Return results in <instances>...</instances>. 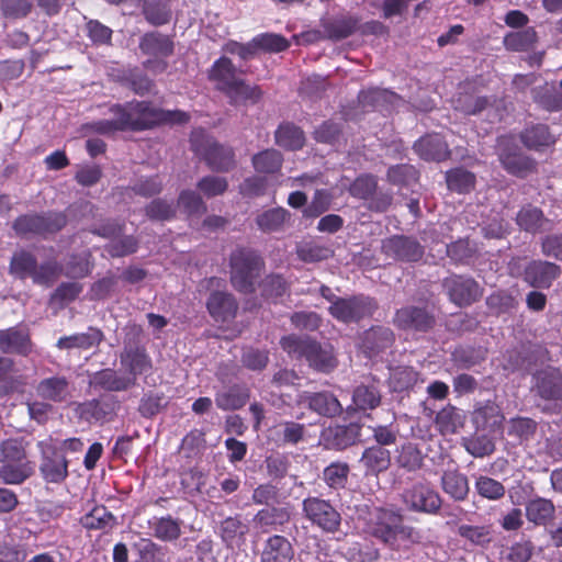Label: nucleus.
<instances>
[{"mask_svg":"<svg viewBox=\"0 0 562 562\" xmlns=\"http://www.w3.org/2000/svg\"><path fill=\"white\" fill-rule=\"evenodd\" d=\"M138 48L142 54L147 56L169 57L175 52V43L170 36L158 31H151L140 36Z\"/></svg>","mask_w":562,"mask_h":562,"instance_id":"27","label":"nucleus"},{"mask_svg":"<svg viewBox=\"0 0 562 562\" xmlns=\"http://www.w3.org/2000/svg\"><path fill=\"white\" fill-rule=\"evenodd\" d=\"M122 367L133 375L134 382L136 376L148 373L153 369V362L144 347L135 346L125 348L120 355Z\"/></svg>","mask_w":562,"mask_h":562,"instance_id":"25","label":"nucleus"},{"mask_svg":"<svg viewBox=\"0 0 562 562\" xmlns=\"http://www.w3.org/2000/svg\"><path fill=\"white\" fill-rule=\"evenodd\" d=\"M393 325L400 330L427 333L435 327L436 317L426 305H406L396 310Z\"/></svg>","mask_w":562,"mask_h":562,"instance_id":"15","label":"nucleus"},{"mask_svg":"<svg viewBox=\"0 0 562 562\" xmlns=\"http://www.w3.org/2000/svg\"><path fill=\"white\" fill-rule=\"evenodd\" d=\"M37 447L41 451L40 472L44 481L54 484L63 483L69 474V462L65 454L58 450L53 438L40 441Z\"/></svg>","mask_w":562,"mask_h":562,"instance_id":"12","label":"nucleus"},{"mask_svg":"<svg viewBox=\"0 0 562 562\" xmlns=\"http://www.w3.org/2000/svg\"><path fill=\"white\" fill-rule=\"evenodd\" d=\"M290 512L285 507L270 506L259 509L254 516V522L262 533L280 530L290 521Z\"/></svg>","mask_w":562,"mask_h":562,"instance_id":"31","label":"nucleus"},{"mask_svg":"<svg viewBox=\"0 0 562 562\" xmlns=\"http://www.w3.org/2000/svg\"><path fill=\"white\" fill-rule=\"evenodd\" d=\"M396 462L400 468L408 472H415L424 465V456L415 443L406 442L401 446Z\"/></svg>","mask_w":562,"mask_h":562,"instance_id":"53","label":"nucleus"},{"mask_svg":"<svg viewBox=\"0 0 562 562\" xmlns=\"http://www.w3.org/2000/svg\"><path fill=\"white\" fill-rule=\"evenodd\" d=\"M35 391L44 401L64 403L71 397V383L65 375H53L41 380Z\"/></svg>","mask_w":562,"mask_h":562,"instance_id":"21","label":"nucleus"},{"mask_svg":"<svg viewBox=\"0 0 562 562\" xmlns=\"http://www.w3.org/2000/svg\"><path fill=\"white\" fill-rule=\"evenodd\" d=\"M498 148L499 162L509 175L517 178H526L537 171V161L522 154L519 147L508 138H501Z\"/></svg>","mask_w":562,"mask_h":562,"instance_id":"14","label":"nucleus"},{"mask_svg":"<svg viewBox=\"0 0 562 562\" xmlns=\"http://www.w3.org/2000/svg\"><path fill=\"white\" fill-rule=\"evenodd\" d=\"M293 559L294 548L286 537L274 533L265 540L260 562H292Z\"/></svg>","mask_w":562,"mask_h":562,"instance_id":"24","label":"nucleus"},{"mask_svg":"<svg viewBox=\"0 0 562 562\" xmlns=\"http://www.w3.org/2000/svg\"><path fill=\"white\" fill-rule=\"evenodd\" d=\"M520 142L529 150L541 151L555 143L547 124L538 123L526 127L519 134Z\"/></svg>","mask_w":562,"mask_h":562,"instance_id":"33","label":"nucleus"},{"mask_svg":"<svg viewBox=\"0 0 562 562\" xmlns=\"http://www.w3.org/2000/svg\"><path fill=\"white\" fill-rule=\"evenodd\" d=\"M103 339V331L98 327L90 326L86 333H77L60 337L56 342V347L60 350H88L93 347H98Z\"/></svg>","mask_w":562,"mask_h":562,"instance_id":"29","label":"nucleus"},{"mask_svg":"<svg viewBox=\"0 0 562 562\" xmlns=\"http://www.w3.org/2000/svg\"><path fill=\"white\" fill-rule=\"evenodd\" d=\"M263 268L265 261L257 250L237 247L229 255L231 284L239 293L251 294Z\"/></svg>","mask_w":562,"mask_h":562,"instance_id":"5","label":"nucleus"},{"mask_svg":"<svg viewBox=\"0 0 562 562\" xmlns=\"http://www.w3.org/2000/svg\"><path fill=\"white\" fill-rule=\"evenodd\" d=\"M191 116L182 110H164L151 104V128L165 124H187Z\"/></svg>","mask_w":562,"mask_h":562,"instance_id":"61","label":"nucleus"},{"mask_svg":"<svg viewBox=\"0 0 562 562\" xmlns=\"http://www.w3.org/2000/svg\"><path fill=\"white\" fill-rule=\"evenodd\" d=\"M68 223L65 212L47 211L18 216L12 228L18 236L36 235L46 237L60 232Z\"/></svg>","mask_w":562,"mask_h":562,"instance_id":"6","label":"nucleus"},{"mask_svg":"<svg viewBox=\"0 0 562 562\" xmlns=\"http://www.w3.org/2000/svg\"><path fill=\"white\" fill-rule=\"evenodd\" d=\"M360 462L367 474H379L386 471L391 465V453L381 446H371L364 449Z\"/></svg>","mask_w":562,"mask_h":562,"instance_id":"37","label":"nucleus"},{"mask_svg":"<svg viewBox=\"0 0 562 562\" xmlns=\"http://www.w3.org/2000/svg\"><path fill=\"white\" fill-rule=\"evenodd\" d=\"M119 401L114 395H102L81 404V415L86 419L103 420L115 414Z\"/></svg>","mask_w":562,"mask_h":562,"instance_id":"34","label":"nucleus"},{"mask_svg":"<svg viewBox=\"0 0 562 562\" xmlns=\"http://www.w3.org/2000/svg\"><path fill=\"white\" fill-rule=\"evenodd\" d=\"M537 43L538 33L532 26L516 32H509L503 40L504 47L509 52L516 53L529 52Z\"/></svg>","mask_w":562,"mask_h":562,"instance_id":"40","label":"nucleus"},{"mask_svg":"<svg viewBox=\"0 0 562 562\" xmlns=\"http://www.w3.org/2000/svg\"><path fill=\"white\" fill-rule=\"evenodd\" d=\"M525 514L530 522L546 526L554 518L555 506L551 499L537 496L526 503Z\"/></svg>","mask_w":562,"mask_h":562,"instance_id":"36","label":"nucleus"},{"mask_svg":"<svg viewBox=\"0 0 562 562\" xmlns=\"http://www.w3.org/2000/svg\"><path fill=\"white\" fill-rule=\"evenodd\" d=\"M463 424L464 416L452 405H447L441 408L435 418V425L441 435L456 434L463 427Z\"/></svg>","mask_w":562,"mask_h":562,"instance_id":"43","label":"nucleus"},{"mask_svg":"<svg viewBox=\"0 0 562 562\" xmlns=\"http://www.w3.org/2000/svg\"><path fill=\"white\" fill-rule=\"evenodd\" d=\"M250 398V390L245 384H234L227 390L215 394V404L222 411H237Z\"/></svg>","mask_w":562,"mask_h":562,"instance_id":"35","label":"nucleus"},{"mask_svg":"<svg viewBox=\"0 0 562 562\" xmlns=\"http://www.w3.org/2000/svg\"><path fill=\"white\" fill-rule=\"evenodd\" d=\"M535 391L543 401L562 403V372L558 369L539 371L536 375Z\"/></svg>","mask_w":562,"mask_h":562,"instance_id":"20","label":"nucleus"},{"mask_svg":"<svg viewBox=\"0 0 562 562\" xmlns=\"http://www.w3.org/2000/svg\"><path fill=\"white\" fill-rule=\"evenodd\" d=\"M115 117L120 132L151 130V102L133 100L112 104L109 109Z\"/></svg>","mask_w":562,"mask_h":562,"instance_id":"8","label":"nucleus"},{"mask_svg":"<svg viewBox=\"0 0 562 562\" xmlns=\"http://www.w3.org/2000/svg\"><path fill=\"white\" fill-rule=\"evenodd\" d=\"M382 252L394 260L404 262L419 261L424 256V247L412 236L393 235L382 240Z\"/></svg>","mask_w":562,"mask_h":562,"instance_id":"16","label":"nucleus"},{"mask_svg":"<svg viewBox=\"0 0 562 562\" xmlns=\"http://www.w3.org/2000/svg\"><path fill=\"white\" fill-rule=\"evenodd\" d=\"M262 295L265 297L277 299L286 294L290 290V283L280 273H270L261 282Z\"/></svg>","mask_w":562,"mask_h":562,"instance_id":"64","label":"nucleus"},{"mask_svg":"<svg viewBox=\"0 0 562 562\" xmlns=\"http://www.w3.org/2000/svg\"><path fill=\"white\" fill-rule=\"evenodd\" d=\"M142 14L153 26H162L170 23L172 9L166 0H143Z\"/></svg>","mask_w":562,"mask_h":562,"instance_id":"39","label":"nucleus"},{"mask_svg":"<svg viewBox=\"0 0 562 562\" xmlns=\"http://www.w3.org/2000/svg\"><path fill=\"white\" fill-rule=\"evenodd\" d=\"M446 181L449 190L469 193L475 187V175L463 168H454L447 172Z\"/></svg>","mask_w":562,"mask_h":562,"instance_id":"55","label":"nucleus"},{"mask_svg":"<svg viewBox=\"0 0 562 562\" xmlns=\"http://www.w3.org/2000/svg\"><path fill=\"white\" fill-rule=\"evenodd\" d=\"M276 144L286 150H299L305 144L304 132L291 122L281 123L274 132Z\"/></svg>","mask_w":562,"mask_h":562,"instance_id":"38","label":"nucleus"},{"mask_svg":"<svg viewBox=\"0 0 562 562\" xmlns=\"http://www.w3.org/2000/svg\"><path fill=\"white\" fill-rule=\"evenodd\" d=\"M295 252L297 258L306 263L319 262L333 255L329 247L319 245L314 240L297 244Z\"/></svg>","mask_w":562,"mask_h":562,"instance_id":"52","label":"nucleus"},{"mask_svg":"<svg viewBox=\"0 0 562 562\" xmlns=\"http://www.w3.org/2000/svg\"><path fill=\"white\" fill-rule=\"evenodd\" d=\"M378 188V180L374 176L362 173L358 176L349 186V194L359 200H369Z\"/></svg>","mask_w":562,"mask_h":562,"instance_id":"62","label":"nucleus"},{"mask_svg":"<svg viewBox=\"0 0 562 562\" xmlns=\"http://www.w3.org/2000/svg\"><path fill=\"white\" fill-rule=\"evenodd\" d=\"M36 268V257L30 251L20 250L13 254L9 270L14 277L25 280L26 278H33Z\"/></svg>","mask_w":562,"mask_h":562,"instance_id":"50","label":"nucleus"},{"mask_svg":"<svg viewBox=\"0 0 562 562\" xmlns=\"http://www.w3.org/2000/svg\"><path fill=\"white\" fill-rule=\"evenodd\" d=\"M280 346L292 359L304 360L315 372L329 374L338 367L335 347L307 335L290 334L281 337Z\"/></svg>","mask_w":562,"mask_h":562,"instance_id":"2","label":"nucleus"},{"mask_svg":"<svg viewBox=\"0 0 562 562\" xmlns=\"http://www.w3.org/2000/svg\"><path fill=\"white\" fill-rule=\"evenodd\" d=\"M191 146L193 151L201 155L207 167L213 171L227 172L236 165L234 149L231 146L217 143L213 138L206 137L200 140L193 136Z\"/></svg>","mask_w":562,"mask_h":562,"instance_id":"10","label":"nucleus"},{"mask_svg":"<svg viewBox=\"0 0 562 562\" xmlns=\"http://www.w3.org/2000/svg\"><path fill=\"white\" fill-rule=\"evenodd\" d=\"M378 307L379 305L374 297L356 294L340 297L335 305H329L328 313L338 322L350 324L371 317Z\"/></svg>","mask_w":562,"mask_h":562,"instance_id":"9","label":"nucleus"},{"mask_svg":"<svg viewBox=\"0 0 562 562\" xmlns=\"http://www.w3.org/2000/svg\"><path fill=\"white\" fill-rule=\"evenodd\" d=\"M290 217V212L286 209L279 206L259 214L256 217V224L263 233H274L281 231Z\"/></svg>","mask_w":562,"mask_h":562,"instance_id":"47","label":"nucleus"},{"mask_svg":"<svg viewBox=\"0 0 562 562\" xmlns=\"http://www.w3.org/2000/svg\"><path fill=\"white\" fill-rule=\"evenodd\" d=\"M350 467L346 462H331L323 470L322 479L331 490L344 488L348 482Z\"/></svg>","mask_w":562,"mask_h":562,"instance_id":"54","label":"nucleus"},{"mask_svg":"<svg viewBox=\"0 0 562 562\" xmlns=\"http://www.w3.org/2000/svg\"><path fill=\"white\" fill-rule=\"evenodd\" d=\"M333 198L331 192L327 189L315 190L311 203L303 210V216L306 218L321 216L330 209Z\"/></svg>","mask_w":562,"mask_h":562,"instance_id":"60","label":"nucleus"},{"mask_svg":"<svg viewBox=\"0 0 562 562\" xmlns=\"http://www.w3.org/2000/svg\"><path fill=\"white\" fill-rule=\"evenodd\" d=\"M231 58L221 56L207 69V79L214 89L228 98L231 105L256 104L262 98V90L257 85H249L241 77Z\"/></svg>","mask_w":562,"mask_h":562,"instance_id":"1","label":"nucleus"},{"mask_svg":"<svg viewBox=\"0 0 562 562\" xmlns=\"http://www.w3.org/2000/svg\"><path fill=\"white\" fill-rule=\"evenodd\" d=\"M333 436V445L337 449H346L357 442L360 437L361 426L357 423L336 426L330 429Z\"/></svg>","mask_w":562,"mask_h":562,"instance_id":"59","label":"nucleus"},{"mask_svg":"<svg viewBox=\"0 0 562 562\" xmlns=\"http://www.w3.org/2000/svg\"><path fill=\"white\" fill-rule=\"evenodd\" d=\"M238 307L236 297L227 291H212L206 300V310L217 323L233 321L237 315Z\"/></svg>","mask_w":562,"mask_h":562,"instance_id":"18","label":"nucleus"},{"mask_svg":"<svg viewBox=\"0 0 562 562\" xmlns=\"http://www.w3.org/2000/svg\"><path fill=\"white\" fill-rule=\"evenodd\" d=\"M251 162L258 173L273 175L281 170L283 155L277 149L268 148L255 154Z\"/></svg>","mask_w":562,"mask_h":562,"instance_id":"45","label":"nucleus"},{"mask_svg":"<svg viewBox=\"0 0 562 562\" xmlns=\"http://www.w3.org/2000/svg\"><path fill=\"white\" fill-rule=\"evenodd\" d=\"M139 240L134 235H125L113 239L105 245V251L111 258H122L135 254L138 250Z\"/></svg>","mask_w":562,"mask_h":562,"instance_id":"63","label":"nucleus"},{"mask_svg":"<svg viewBox=\"0 0 562 562\" xmlns=\"http://www.w3.org/2000/svg\"><path fill=\"white\" fill-rule=\"evenodd\" d=\"M119 81L140 97L149 93L154 87V81L137 67L123 70Z\"/></svg>","mask_w":562,"mask_h":562,"instance_id":"48","label":"nucleus"},{"mask_svg":"<svg viewBox=\"0 0 562 562\" xmlns=\"http://www.w3.org/2000/svg\"><path fill=\"white\" fill-rule=\"evenodd\" d=\"M32 340L27 329L16 326L0 330V351L29 356L32 352Z\"/></svg>","mask_w":562,"mask_h":562,"instance_id":"22","label":"nucleus"},{"mask_svg":"<svg viewBox=\"0 0 562 562\" xmlns=\"http://www.w3.org/2000/svg\"><path fill=\"white\" fill-rule=\"evenodd\" d=\"M303 402L307 404L311 411L324 417L333 418L339 416L344 411L338 398L328 391L305 393Z\"/></svg>","mask_w":562,"mask_h":562,"instance_id":"26","label":"nucleus"},{"mask_svg":"<svg viewBox=\"0 0 562 562\" xmlns=\"http://www.w3.org/2000/svg\"><path fill=\"white\" fill-rule=\"evenodd\" d=\"M561 276V268L555 262L533 259L524 270L522 279L535 289H549Z\"/></svg>","mask_w":562,"mask_h":562,"instance_id":"17","label":"nucleus"},{"mask_svg":"<svg viewBox=\"0 0 562 562\" xmlns=\"http://www.w3.org/2000/svg\"><path fill=\"white\" fill-rule=\"evenodd\" d=\"M515 220L521 231L532 235L549 231L552 225V221L544 215L543 211L531 203L522 205Z\"/></svg>","mask_w":562,"mask_h":562,"instance_id":"23","label":"nucleus"},{"mask_svg":"<svg viewBox=\"0 0 562 562\" xmlns=\"http://www.w3.org/2000/svg\"><path fill=\"white\" fill-rule=\"evenodd\" d=\"M369 532L393 550L408 549L419 542V531L404 524L403 515L393 509L376 508L368 524Z\"/></svg>","mask_w":562,"mask_h":562,"instance_id":"3","label":"nucleus"},{"mask_svg":"<svg viewBox=\"0 0 562 562\" xmlns=\"http://www.w3.org/2000/svg\"><path fill=\"white\" fill-rule=\"evenodd\" d=\"M80 524L88 530H104L115 525V517L104 506H95L80 518Z\"/></svg>","mask_w":562,"mask_h":562,"instance_id":"51","label":"nucleus"},{"mask_svg":"<svg viewBox=\"0 0 562 562\" xmlns=\"http://www.w3.org/2000/svg\"><path fill=\"white\" fill-rule=\"evenodd\" d=\"M249 525L245 521L240 514L226 517L220 524V536L224 543L228 547H239L246 542L249 533Z\"/></svg>","mask_w":562,"mask_h":562,"instance_id":"30","label":"nucleus"},{"mask_svg":"<svg viewBox=\"0 0 562 562\" xmlns=\"http://www.w3.org/2000/svg\"><path fill=\"white\" fill-rule=\"evenodd\" d=\"M538 429V423L524 416H516L507 422V435L517 440L519 445L533 439Z\"/></svg>","mask_w":562,"mask_h":562,"instance_id":"44","label":"nucleus"},{"mask_svg":"<svg viewBox=\"0 0 562 562\" xmlns=\"http://www.w3.org/2000/svg\"><path fill=\"white\" fill-rule=\"evenodd\" d=\"M303 517L312 527L324 533L340 531L342 517L337 506L321 496H307L302 501Z\"/></svg>","mask_w":562,"mask_h":562,"instance_id":"7","label":"nucleus"},{"mask_svg":"<svg viewBox=\"0 0 562 562\" xmlns=\"http://www.w3.org/2000/svg\"><path fill=\"white\" fill-rule=\"evenodd\" d=\"M441 285L449 301L459 307L471 306L484 293L483 286L469 276L451 274L442 280Z\"/></svg>","mask_w":562,"mask_h":562,"instance_id":"11","label":"nucleus"},{"mask_svg":"<svg viewBox=\"0 0 562 562\" xmlns=\"http://www.w3.org/2000/svg\"><path fill=\"white\" fill-rule=\"evenodd\" d=\"M93 383L109 392H121L133 386L134 379L121 376L112 369H104L94 374Z\"/></svg>","mask_w":562,"mask_h":562,"instance_id":"49","label":"nucleus"},{"mask_svg":"<svg viewBox=\"0 0 562 562\" xmlns=\"http://www.w3.org/2000/svg\"><path fill=\"white\" fill-rule=\"evenodd\" d=\"M29 443L24 438H8L0 443V483L20 485L34 473V463L27 458Z\"/></svg>","mask_w":562,"mask_h":562,"instance_id":"4","label":"nucleus"},{"mask_svg":"<svg viewBox=\"0 0 562 562\" xmlns=\"http://www.w3.org/2000/svg\"><path fill=\"white\" fill-rule=\"evenodd\" d=\"M382 395L374 384L357 385L352 392V404L357 411H372L381 404Z\"/></svg>","mask_w":562,"mask_h":562,"instance_id":"41","label":"nucleus"},{"mask_svg":"<svg viewBox=\"0 0 562 562\" xmlns=\"http://www.w3.org/2000/svg\"><path fill=\"white\" fill-rule=\"evenodd\" d=\"M154 536L161 541H175L181 536V521L170 515L156 519L153 525Z\"/></svg>","mask_w":562,"mask_h":562,"instance_id":"58","label":"nucleus"},{"mask_svg":"<svg viewBox=\"0 0 562 562\" xmlns=\"http://www.w3.org/2000/svg\"><path fill=\"white\" fill-rule=\"evenodd\" d=\"M457 535L471 547L486 548L492 542V529L486 525L458 526Z\"/></svg>","mask_w":562,"mask_h":562,"instance_id":"42","label":"nucleus"},{"mask_svg":"<svg viewBox=\"0 0 562 562\" xmlns=\"http://www.w3.org/2000/svg\"><path fill=\"white\" fill-rule=\"evenodd\" d=\"M402 502L409 512L428 515H437L442 505L439 493L422 482L405 488L402 493Z\"/></svg>","mask_w":562,"mask_h":562,"instance_id":"13","label":"nucleus"},{"mask_svg":"<svg viewBox=\"0 0 562 562\" xmlns=\"http://www.w3.org/2000/svg\"><path fill=\"white\" fill-rule=\"evenodd\" d=\"M395 341L394 333L385 326H373L366 330L362 337V348L369 357L391 348Z\"/></svg>","mask_w":562,"mask_h":562,"instance_id":"28","label":"nucleus"},{"mask_svg":"<svg viewBox=\"0 0 562 562\" xmlns=\"http://www.w3.org/2000/svg\"><path fill=\"white\" fill-rule=\"evenodd\" d=\"M440 486L443 493L454 502H464L470 493L468 476L457 469L443 471Z\"/></svg>","mask_w":562,"mask_h":562,"instance_id":"32","label":"nucleus"},{"mask_svg":"<svg viewBox=\"0 0 562 562\" xmlns=\"http://www.w3.org/2000/svg\"><path fill=\"white\" fill-rule=\"evenodd\" d=\"M474 488L477 495L488 501H499L506 493V488L502 482L487 475L476 476Z\"/></svg>","mask_w":562,"mask_h":562,"instance_id":"56","label":"nucleus"},{"mask_svg":"<svg viewBox=\"0 0 562 562\" xmlns=\"http://www.w3.org/2000/svg\"><path fill=\"white\" fill-rule=\"evenodd\" d=\"M360 19L357 16H341L324 25L326 37L331 41H341L359 30Z\"/></svg>","mask_w":562,"mask_h":562,"instance_id":"46","label":"nucleus"},{"mask_svg":"<svg viewBox=\"0 0 562 562\" xmlns=\"http://www.w3.org/2000/svg\"><path fill=\"white\" fill-rule=\"evenodd\" d=\"M414 151L426 161H445L451 151L445 138L437 134H427L414 143Z\"/></svg>","mask_w":562,"mask_h":562,"instance_id":"19","label":"nucleus"},{"mask_svg":"<svg viewBox=\"0 0 562 562\" xmlns=\"http://www.w3.org/2000/svg\"><path fill=\"white\" fill-rule=\"evenodd\" d=\"M166 395L162 392L149 391L145 393L138 405V413L144 418H153L167 407Z\"/></svg>","mask_w":562,"mask_h":562,"instance_id":"57","label":"nucleus"}]
</instances>
